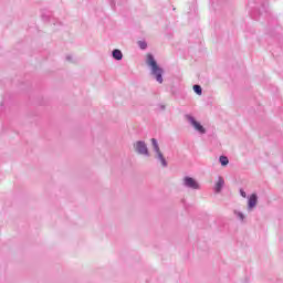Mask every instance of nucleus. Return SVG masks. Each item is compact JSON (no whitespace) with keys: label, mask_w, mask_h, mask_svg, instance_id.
<instances>
[{"label":"nucleus","mask_w":283,"mask_h":283,"mask_svg":"<svg viewBox=\"0 0 283 283\" xmlns=\"http://www.w3.org/2000/svg\"><path fill=\"white\" fill-rule=\"evenodd\" d=\"M181 185L185 189H191L192 191H200L201 189L200 182H198L196 178L189 176L182 178Z\"/></svg>","instance_id":"obj_4"},{"label":"nucleus","mask_w":283,"mask_h":283,"mask_svg":"<svg viewBox=\"0 0 283 283\" xmlns=\"http://www.w3.org/2000/svg\"><path fill=\"white\" fill-rule=\"evenodd\" d=\"M134 150L139 156H145L146 158H149L151 154H149V148L147 147V144L143 140H137L133 145Z\"/></svg>","instance_id":"obj_5"},{"label":"nucleus","mask_w":283,"mask_h":283,"mask_svg":"<svg viewBox=\"0 0 283 283\" xmlns=\"http://www.w3.org/2000/svg\"><path fill=\"white\" fill-rule=\"evenodd\" d=\"M192 90H193L195 94H197L198 96H202V86L196 84V85H193Z\"/></svg>","instance_id":"obj_11"},{"label":"nucleus","mask_w":283,"mask_h":283,"mask_svg":"<svg viewBox=\"0 0 283 283\" xmlns=\"http://www.w3.org/2000/svg\"><path fill=\"white\" fill-rule=\"evenodd\" d=\"M146 65L150 67V74L156 78L157 83L163 84V67L158 65V62H156V59L153 54H147L146 56Z\"/></svg>","instance_id":"obj_1"},{"label":"nucleus","mask_w":283,"mask_h":283,"mask_svg":"<svg viewBox=\"0 0 283 283\" xmlns=\"http://www.w3.org/2000/svg\"><path fill=\"white\" fill-rule=\"evenodd\" d=\"M219 163L221 167H227L229 165V157L228 156H220L219 157Z\"/></svg>","instance_id":"obj_10"},{"label":"nucleus","mask_w":283,"mask_h":283,"mask_svg":"<svg viewBox=\"0 0 283 283\" xmlns=\"http://www.w3.org/2000/svg\"><path fill=\"white\" fill-rule=\"evenodd\" d=\"M258 207V193H252L248 197V211L251 212Z\"/></svg>","instance_id":"obj_6"},{"label":"nucleus","mask_w":283,"mask_h":283,"mask_svg":"<svg viewBox=\"0 0 283 283\" xmlns=\"http://www.w3.org/2000/svg\"><path fill=\"white\" fill-rule=\"evenodd\" d=\"M73 56L72 55H66V61H72Z\"/></svg>","instance_id":"obj_14"},{"label":"nucleus","mask_w":283,"mask_h":283,"mask_svg":"<svg viewBox=\"0 0 283 283\" xmlns=\"http://www.w3.org/2000/svg\"><path fill=\"white\" fill-rule=\"evenodd\" d=\"M185 118L187 123H189L190 127L197 132V134H200L201 136L207 134V128H205V126L198 119H196V117L192 115H185Z\"/></svg>","instance_id":"obj_2"},{"label":"nucleus","mask_w":283,"mask_h":283,"mask_svg":"<svg viewBox=\"0 0 283 283\" xmlns=\"http://www.w3.org/2000/svg\"><path fill=\"white\" fill-rule=\"evenodd\" d=\"M222 189H224V177L219 176L217 178V181L214 182V193H220L222 191Z\"/></svg>","instance_id":"obj_7"},{"label":"nucleus","mask_w":283,"mask_h":283,"mask_svg":"<svg viewBox=\"0 0 283 283\" xmlns=\"http://www.w3.org/2000/svg\"><path fill=\"white\" fill-rule=\"evenodd\" d=\"M161 109H165V106H161Z\"/></svg>","instance_id":"obj_15"},{"label":"nucleus","mask_w":283,"mask_h":283,"mask_svg":"<svg viewBox=\"0 0 283 283\" xmlns=\"http://www.w3.org/2000/svg\"><path fill=\"white\" fill-rule=\"evenodd\" d=\"M112 56L115 61H123V51L115 49L112 52Z\"/></svg>","instance_id":"obj_9"},{"label":"nucleus","mask_w":283,"mask_h":283,"mask_svg":"<svg viewBox=\"0 0 283 283\" xmlns=\"http://www.w3.org/2000/svg\"><path fill=\"white\" fill-rule=\"evenodd\" d=\"M240 196L241 198H247V191H244V189H240Z\"/></svg>","instance_id":"obj_13"},{"label":"nucleus","mask_w":283,"mask_h":283,"mask_svg":"<svg viewBox=\"0 0 283 283\" xmlns=\"http://www.w3.org/2000/svg\"><path fill=\"white\" fill-rule=\"evenodd\" d=\"M153 151L155 153V158L159 160L161 167H167V159H165V155L160 151V146L158 145V140L156 138L150 139Z\"/></svg>","instance_id":"obj_3"},{"label":"nucleus","mask_w":283,"mask_h":283,"mask_svg":"<svg viewBox=\"0 0 283 283\" xmlns=\"http://www.w3.org/2000/svg\"><path fill=\"white\" fill-rule=\"evenodd\" d=\"M233 216L242 224H244V222H247V214H244V212H242L240 210H233Z\"/></svg>","instance_id":"obj_8"},{"label":"nucleus","mask_w":283,"mask_h":283,"mask_svg":"<svg viewBox=\"0 0 283 283\" xmlns=\"http://www.w3.org/2000/svg\"><path fill=\"white\" fill-rule=\"evenodd\" d=\"M138 45H139L140 50H147V42H145V41H139V42H138Z\"/></svg>","instance_id":"obj_12"}]
</instances>
